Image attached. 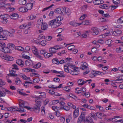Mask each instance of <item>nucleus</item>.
<instances>
[{
	"mask_svg": "<svg viewBox=\"0 0 123 123\" xmlns=\"http://www.w3.org/2000/svg\"><path fill=\"white\" fill-rule=\"evenodd\" d=\"M35 101L36 104L34 106L32 109L34 111L36 110V112L37 113H38L40 111V108L41 106V102L40 101H38L37 99H36Z\"/></svg>",
	"mask_w": 123,
	"mask_h": 123,
	"instance_id": "obj_1",
	"label": "nucleus"
},
{
	"mask_svg": "<svg viewBox=\"0 0 123 123\" xmlns=\"http://www.w3.org/2000/svg\"><path fill=\"white\" fill-rule=\"evenodd\" d=\"M85 115V112H82L81 115L78 118L77 123H81L82 122L85 123L86 121Z\"/></svg>",
	"mask_w": 123,
	"mask_h": 123,
	"instance_id": "obj_2",
	"label": "nucleus"
},
{
	"mask_svg": "<svg viewBox=\"0 0 123 123\" xmlns=\"http://www.w3.org/2000/svg\"><path fill=\"white\" fill-rule=\"evenodd\" d=\"M29 55V52L27 51H24L22 53V58L25 59H29L30 57Z\"/></svg>",
	"mask_w": 123,
	"mask_h": 123,
	"instance_id": "obj_3",
	"label": "nucleus"
},
{
	"mask_svg": "<svg viewBox=\"0 0 123 123\" xmlns=\"http://www.w3.org/2000/svg\"><path fill=\"white\" fill-rule=\"evenodd\" d=\"M32 50L33 53L36 57L40 59L42 58V56L39 55L37 52V49L35 48L34 49H33Z\"/></svg>",
	"mask_w": 123,
	"mask_h": 123,
	"instance_id": "obj_4",
	"label": "nucleus"
},
{
	"mask_svg": "<svg viewBox=\"0 0 123 123\" xmlns=\"http://www.w3.org/2000/svg\"><path fill=\"white\" fill-rule=\"evenodd\" d=\"M78 68H75L74 69H73V70H71L69 72L71 74L73 75H77L79 74V72H78L77 70L78 69Z\"/></svg>",
	"mask_w": 123,
	"mask_h": 123,
	"instance_id": "obj_5",
	"label": "nucleus"
},
{
	"mask_svg": "<svg viewBox=\"0 0 123 123\" xmlns=\"http://www.w3.org/2000/svg\"><path fill=\"white\" fill-rule=\"evenodd\" d=\"M91 30L92 33L93 35H96L98 34L99 32L98 29L96 28H91Z\"/></svg>",
	"mask_w": 123,
	"mask_h": 123,
	"instance_id": "obj_6",
	"label": "nucleus"
},
{
	"mask_svg": "<svg viewBox=\"0 0 123 123\" xmlns=\"http://www.w3.org/2000/svg\"><path fill=\"white\" fill-rule=\"evenodd\" d=\"M16 63L21 67H23L24 65V62L22 59H18L16 60Z\"/></svg>",
	"mask_w": 123,
	"mask_h": 123,
	"instance_id": "obj_7",
	"label": "nucleus"
},
{
	"mask_svg": "<svg viewBox=\"0 0 123 123\" xmlns=\"http://www.w3.org/2000/svg\"><path fill=\"white\" fill-rule=\"evenodd\" d=\"M2 51L4 52L5 53H11L12 52V50L6 46L4 48V50Z\"/></svg>",
	"mask_w": 123,
	"mask_h": 123,
	"instance_id": "obj_8",
	"label": "nucleus"
},
{
	"mask_svg": "<svg viewBox=\"0 0 123 123\" xmlns=\"http://www.w3.org/2000/svg\"><path fill=\"white\" fill-rule=\"evenodd\" d=\"M78 110V108H77L74 111L73 117L74 118H75L77 117L79 115Z\"/></svg>",
	"mask_w": 123,
	"mask_h": 123,
	"instance_id": "obj_9",
	"label": "nucleus"
},
{
	"mask_svg": "<svg viewBox=\"0 0 123 123\" xmlns=\"http://www.w3.org/2000/svg\"><path fill=\"white\" fill-rule=\"evenodd\" d=\"M121 33L122 31L120 30H117L113 32L112 34L113 36H117L121 34Z\"/></svg>",
	"mask_w": 123,
	"mask_h": 123,
	"instance_id": "obj_10",
	"label": "nucleus"
},
{
	"mask_svg": "<svg viewBox=\"0 0 123 123\" xmlns=\"http://www.w3.org/2000/svg\"><path fill=\"white\" fill-rule=\"evenodd\" d=\"M82 63H83L81 64V65L80 67V68L82 70L86 69L87 68V64L85 62Z\"/></svg>",
	"mask_w": 123,
	"mask_h": 123,
	"instance_id": "obj_11",
	"label": "nucleus"
},
{
	"mask_svg": "<svg viewBox=\"0 0 123 123\" xmlns=\"http://www.w3.org/2000/svg\"><path fill=\"white\" fill-rule=\"evenodd\" d=\"M10 17L12 19H16L18 18V16L17 14L14 13L11 15Z\"/></svg>",
	"mask_w": 123,
	"mask_h": 123,
	"instance_id": "obj_12",
	"label": "nucleus"
},
{
	"mask_svg": "<svg viewBox=\"0 0 123 123\" xmlns=\"http://www.w3.org/2000/svg\"><path fill=\"white\" fill-rule=\"evenodd\" d=\"M104 1L102 0H96L93 1V3L95 5H98L103 3Z\"/></svg>",
	"mask_w": 123,
	"mask_h": 123,
	"instance_id": "obj_13",
	"label": "nucleus"
},
{
	"mask_svg": "<svg viewBox=\"0 0 123 123\" xmlns=\"http://www.w3.org/2000/svg\"><path fill=\"white\" fill-rule=\"evenodd\" d=\"M33 6V4L32 3H27L26 5V7L27 9V11L28 10H31Z\"/></svg>",
	"mask_w": 123,
	"mask_h": 123,
	"instance_id": "obj_14",
	"label": "nucleus"
},
{
	"mask_svg": "<svg viewBox=\"0 0 123 123\" xmlns=\"http://www.w3.org/2000/svg\"><path fill=\"white\" fill-rule=\"evenodd\" d=\"M6 44L2 42H0V50L3 51L4 48Z\"/></svg>",
	"mask_w": 123,
	"mask_h": 123,
	"instance_id": "obj_15",
	"label": "nucleus"
},
{
	"mask_svg": "<svg viewBox=\"0 0 123 123\" xmlns=\"http://www.w3.org/2000/svg\"><path fill=\"white\" fill-rule=\"evenodd\" d=\"M16 70H14L13 69H12L10 71V74L11 76L16 77L17 75L15 74Z\"/></svg>",
	"mask_w": 123,
	"mask_h": 123,
	"instance_id": "obj_16",
	"label": "nucleus"
},
{
	"mask_svg": "<svg viewBox=\"0 0 123 123\" xmlns=\"http://www.w3.org/2000/svg\"><path fill=\"white\" fill-rule=\"evenodd\" d=\"M25 64L26 66H31L32 65L33 63L31 60H29L25 61Z\"/></svg>",
	"mask_w": 123,
	"mask_h": 123,
	"instance_id": "obj_17",
	"label": "nucleus"
},
{
	"mask_svg": "<svg viewBox=\"0 0 123 123\" xmlns=\"http://www.w3.org/2000/svg\"><path fill=\"white\" fill-rule=\"evenodd\" d=\"M86 123H93L92 119L89 116L86 118L85 122Z\"/></svg>",
	"mask_w": 123,
	"mask_h": 123,
	"instance_id": "obj_18",
	"label": "nucleus"
},
{
	"mask_svg": "<svg viewBox=\"0 0 123 123\" xmlns=\"http://www.w3.org/2000/svg\"><path fill=\"white\" fill-rule=\"evenodd\" d=\"M18 10L22 12H25L27 11V8L25 7H21L18 9Z\"/></svg>",
	"mask_w": 123,
	"mask_h": 123,
	"instance_id": "obj_19",
	"label": "nucleus"
},
{
	"mask_svg": "<svg viewBox=\"0 0 123 123\" xmlns=\"http://www.w3.org/2000/svg\"><path fill=\"white\" fill-rule=\"evenodd\" d=\"M49 51L51 53L54 54L56 52V49L54 47H50L49 49Z\"/></svg>",
	"mask_w": 123,
	"mask_h": 123,
	"instance_id": "obj_20",
	"label": "nucleus"
},
{
	"mask_svg": "<svg viewBox=\"0 0 123 123\" xmlns=\"http://www.w3.org/2000/svg\"><path fill=\"white\" fill-rule=\"evenodd\" d=\"M41 28L42 30H46L48 28V25L45 24H42L41 26Z\"/></svg>",
	"mask_w": 123,
	"mask_h": 123,
	"instance_id": "obj_21",
	"label": "nucleus"
},
{
	"mask_svg": "<svg viewBox=\"0 0 123 123\" xmlns=\"http://www.w3.org/2000/svg\"><path fill=\"white\" fill-rule=\"evenodd\" d=\"M53 55L52 54L49 53H45L44 55V56L46 58H48L52 56Z\"/></svg>",
	"mask_w": 123,
	"mask_h": 123,
	"instance_id": "obj_22",
	"label": "nucleus"
},
{
	"mask_svg": "<svg viewBox=\"0 0 123 123\" xmlns=\"http://www.w3.org/2000/svg\"><path fill=\"white\" fill-rule=\"evenodd\" d=\"M18 2L20 5H24L26 3V0H19Z\"/></svg>",
	"mask_w": 123,
	"mask_h": 123,
	"instance_id": "obj_23",
	"label": "nucleus"
},
{
	"mask_svg": "<svg viewBox=\"0 0 123 123\" xmlns=\"http://www.w3.org/2000/svg\"><path fill=\"white\" fill-rule=\"evenodd\" d=\"M55 20V19H54L49 21V25L50 26H52L53 25L56 24Z\"/></svg>",
	"mask_w": 123,
	"mask_h": 123,
	"instance_id": "obj_24",
	"label": "nucleus"
},
{
	"mask_svg": "<svg viewBox=\"0 0 123 123\" xmlns=\"http://www.w3.org/2000/svg\"><path fill=\"white\" fill-rule=\"evenodd\" d=\"M99 7L103 9H107L108 8V6L106 4H104L103 5H100Z\"/></svg>",
	"mask_w": 123,
	"mask_h": 123,
	"instance_id": "obj_25",
	"label": "nucleus"
},
{
	"mask_svg": "<svg viewBox=\"0 0 123 123\" xmlns=\"http://www.w3.org/2000/svg\"><path fill=\"white\" fill-rule=\"evenodd\" d=\"M95 114L98 118L102 119V113L98 112H97L95 113Z\"/></svg>",
	"mask_w": 123,
	"mask_h": 123,
	"instance_id": "obj_26",
	"label": "nucleus"
},
{
	"mask_svg": "<svg viewBox=\"0 0 123 123\" xmlns=\"http://www.w3.org/2000/svg\"><path fill=\"white\" fill-rule=\"evenodd\" d=\"M41 64L40 62L37 63L36 65L33 66V68H38L41 66Z\"/></svg>",
	"mask_w": 123,
	"mask_h": 123,
	"instance_id": "obj_27",
	"label": "nucleus"
},
{
	"mask_svg": "<svg viewBox=\"0 0 123 123\" xmlns=\"http://www.w3.org/2000/svg\"><path fill=\"white\" fill-rule=\"evenodd\" d=\"M61 18L62 19H61V17H58L56 19H55L56 20L55 21L56 24L58 23L59 24L60 22L62 20L63 18Z\"/></svg>",
	"mask_w": 123,
	"mask_h": 123,
	"instance_id": "obj_28",
	"label": "nucleus"
},
{
	"mask_svg": "<svg viewBox=\"0 0 123 123\" xmlns=\"http://www.w3.org/2000/svg\"><path fill=\"white\" fill-rule=\"evenodd\" d=\"M117 23H123V17H122L117 20Z\"/></svg>",
	"mask_w": 123,
	"mask_h": 123,
	"instance_id": "obj_29",
	"label": "nucleus"
},
{
	"mask_svg": "<svg viewBox=\"0 0 123 123\" xmlns=\"http://www.w3.org/2000/svg\"><path fill=\"white\" fill-rule=\"evenodd\" d=\"M89 116L91 117H92L95 120H97V117L94 113H90L89 114Z\"/></svg>",
	"mask_w": 123,
	"mask_h": 123,
	"instance_id": "obj_30",
	"label": "nucleus"
},
{
	"mask_svg": "<svg viewBox=\"0 0 123 123\" xmlns=\"http://www.w3.org/2000/svg\"><path fill=\"white\" fill-rule=\"evenodd\" d=\"M72 59L70 58L69 59L68 58H66V59L65 60V62H67V64H69L71 62H72V61H71Z\"/></svg>",
	"mask_w": 123,
	"mask_h": 123,
	"instance_id": "obj_31",
	"label": "nucleus"
},
{
	"mask_svg": "<svg viewBox=\"0 0 123 123\" xmlns=\"http://www.w3.org/2000/svg\"><path fill=\"white\" fill-rule=\"evenodd\" d=\"M69 24L74 27L77 26V23L74 21H71L69 23Z\"/></svg>",
	"mask_w": 123,
	"mask_h": 123,
	"instance_id": "obj_32",
	"label": "nucleus"
},
{
	"mask_svg": "<svg viewBox=\"0 0 123 123\" xmlns=\"http://www.w3.org/2000/svg\"><path fill=\"white\" fill-rule=\"evenodd\" d=\"M30 68H23L22 69V71L25 72H30Z\"/></svg>",
	"mask_w": 123,
	"mask_h": 123,
	"instance_id": "obj_33",
	"label": "nucleus"
},
{
	"mask_svg": "<svg viewBox=\"0 0 123 123\" xmlns=\"http://www.w3.org/2000/svg\"><path fill=\"white\" fill-rule=\"evenodd\" d=\"M61 8H58L55 9V12L56 13L61 14Z\"/></svg>",
	"mask_w": 123,
	"mask_h": 123,
	"instance_id": "obj_34",
	"label": "nucleus"
},
{
	"mask_svg": "<svg viewBox=\"0 0 123 123\" xmlns=\"http://www.w3.org/2000/svg\"><path fill=\"white\" fill-rule=\"evenodd\" d=\"M52 109L55 111H58L60 109L59 107L56 106H53L52 107Z\"/></svg>",
	"mask_w": 123,
	"mask_h": 123,
	"instance_id": "obj_35",
	"label": "nucleus"
},
{
	"mask_svg": "<svg viewBox=\"0 0 123 123\" xmlns=\"http://www.w3.org/2000/svg\"><path fill=\"white\" fill-rule=\"evenodd\" d=\"M114 80L115 81V82L116 83H120L122 82L123 79H117Z\"/></svg>",
	"mask_w": 123,
	"mask_h": 123,
	"instance_id": "obj_36",
	"label": "nucleus"
},
{
	"mask_svg": "<svg viewBox=\"0 0 123 123\" xmlns=\"http://www.w3.org/2000/svg\"><path fill=\"white\" fill-rule=\"evenodd\" d=\"M15 82L17 85H19L21 83V81L19 78H17L16 79Z\"/></svg>",
	"mask_w": 123,
	"mask_h": 123,
	"instance_id": "obj_37",
	"label": "nucleus"
},
{
	"mask_svg": "<svg viewBox=\"0 0 123 123\" xmlns=\"http://www.w3.org/2000/svg\"><path fill=\"white\" fill-rule=\"evenodd\" d=\"M113 7L114 6H108V11L109 12H111L115 9L114 7Z\"/></svg>",
	"mask_w": 123,
	"mask_h": 123,
	"instance_id": "obj_38",
	"label": "nucleus"
},
{
	"mask_svg": "<svg viewBox=\"0 0 123 123\" xmlns=\"http://www.w3.org/2000/svg\"><path fill=\"white\" fill-rule=\"evenodd\" d=\"M39 93L41 94V95L39 96V98H44L45 97L46 94L44 92H40Z\"/></svg>",
	"mask_w": 123,
	"mask_h": 123,
	"instance_id": "obj_39",
	"label": "nucleus"
},
{
	"mask_svg": "<svg viewBox=\"0 0 123 123\" xmlns=\"http://www.w3.org/2000/svg\"><path fill=\"white\" fill-rule=\"evenodd\" d=\"M70 87L69 86L65 87L63 89V90L66 92H68L70 91Z\"/></svg>",
	"mask_w": 123,
	"mask_h": 123,
	"instance_id": "obj_40",
	"label": "nucleus"
},
{
	"mask_svg": "<svg viewBox=\"0 0 123 123\" xmlns=\"http://www.w3.org/2000/svg\"><path fill=\"white\" fill-rule=\"evenodd\" d=\"M19 106L20 107H24L25 104L24 102L22 100H20L19 102Z\"/></svg>",
	"mask_w": 123,
	"mask_h": 123,
	"instance_id": "obj_41",
	"label": "nucleus"
},
{
	"mask_svg": "<svg viewBox=\"0 0 123 123\" xmlns=\"http://www.w3.org/2000/svg\"><path fill=\"white\" fill-rule=\"evenodd\" d=\"M105 18H102L98 19V21L100 22L105 21H106Z\"/></svg>",
	"mask_w": 123,
	"mask_h": 123,
	"instance_id": "obj_42",
	"label": "nucleus"
},
{
	"mask_svg": "<svg viewBox=\"0 0 123 123\" xmlns=\"http://www.w3.org/2000/svg\"><path fill=\"white\" fill-rule=\"evenodd\" d=\"M6 95V93L5 92H3L0 90V97H4Z\"/></svg>",
	"mask_w": 123,
	"mask_h": 123,
	"instance_id": "obj_43",
	"label": "nucleus"
},
{
	"mask_svg": "<svg viewBox=\"0 0 123 123\" xmlns=\"http://www.w3.org/2000/svg\"><path fill=\"white\" fill-rule=\"evenodd\" d=\"M68 66H67L66 65H65L64 66V70L65 71L67 72L68 73L69 72V70L68 69Z\"/></svg>",
	"mask_w": 123,
	"mask_h": 123,
	"instance_id": "obj_44",
	"label": "nucleus"
},
{
	"mask_svg": "<svg viewBox=\"0 0 123 123\" xmlns=\"http://www.w3.org/2000/svg\"><path fill=\"white\" fill-rule=\"evenodd\" d=\"M89 22L88 20L83 21L82 22L83 25H86L89 24Z\"/></svg>",
	"mask_w": 123,
	"mask_h": 123,
	"instance_id": "obj_45",
	"label": "nucleus"
},
{
	"mask_svg": "<svg viewBox=\"0 0 123 123\" xmlns=\"http://www.w3.org/2000/svg\"><path fill=\"white\" fill-rule=\"evenodd\" d=\"M65 14H69L70 13V11L69 8L65 7Z\"/></svg>",
	"mask_w": 123,
	"mask_h": 123,
	"instance_id": "obj_46",
	"label": "nucleus"
},
{
	"mask_svg": "<svg viewBox=\"0 0 123 123\" xmlns=\"http://www.w3.org/2000/svg\"><path fill=\"white\" fill-rule=\"evenodd\" d=\"M75 48V46H74L72 45L68 46V49L69 50H72Z\"/></svg>",
	"mask_w": 123,
	"mask_h": 123,
	"instance_id": "obj_47",
	"label": "nucleus"
},
{
	"mask_svg": "<svg viewBox=\"0 0 123 123\" xmlns=\"http://www.w3.org/2000/svg\"><path fill=\"white\" fill-rule=\"evenodd\" d=\"M91 50L92 52L94 53H96L98 51L95 47L92 48Z\"/></svg>",
	"mask_w": 123,
	"mask_h": 123,
	"instance_id": "obj_48",
	"label": "nucleus"
},
{
	"mask_svg": "<svg viewBox=\"0 0 123 123\" xmlns=\"http://www.w3.org/2000/svg\"><path fill=\"white\" fill-rule=\"evenodd\" d=\"M89 35V34L88 33H84L81 35V37H82L86 38L87 37V36Z\"/></svg>",
	"mask_w": 123,
	"mask_h": 123,
	"instance_id": "obj_49",
	"label": "nucleus"
},
{
	"mask_svg": "<svg viewBox=\"0 0 123 123\" xmlns=\"http://www.w3.org/2000/svg\"><path fill=\"white\" fill-rule=\"evenodd\" d=\"M12 66H13V68H12V69H13L14 70V69L17 70H18L19 69V68H18V66L16 64H13L12 65Z\"/></svg>",
	"mask_w": 123,
	"mask_h": 123,
	"instance_id": "obj_50",
	"label": "nucleus"
},
{
	"mask_svg": "<svg viewBox=\"0 0 123 123\" xmlns=\"http://www.w3.org/2000/svg\"><path fill=\"white\" fill-rule=\"evenodd\" d=\"M69 96L70 97H72L74 99L76 100H77L78 99L77 98V97L75 96L74 95H73L72 94H70L69 95Z\"/></svg>",
	"mask_w": 123,
	"mask_h": 123,
	"instance_id": "obj_51",
	"label": "nucleus"
},
{
	"mask_svg": "<svg viewBox=\"0 0 123 123\" xmlns=\"http://www.w3.org/2000/svg\"><path fill=\"white\" fill-rule=\"evenodd\" d=\"M113 3L115 4H119L120 3V0H113Z\"/></svg>",
	"mask_w": 123,
	"mask_h": 123,
	"instance_id": "obj_52",
	"label": "nucleus"
},
{
	"mask_svg": "<svg viewBox=\"0 0 123 123\" xmlns=\"http://www.w3.org/2000/svg\"><path fill=\"white\" fill-rule=\"evenodd\" d=\"M6 37L5 36L2 35H0V40H5L6 39Z\"/></svg>",
	"mask_w": 123,
	"mask_h": 123,
	"instance_id": "obj_53",
	"label": "nucleus"
},
{
	"mask_svg": "<svg viewBox=\"0 0 123 123\" xmlns=\"http://www.w3.org/2000/svg\"><path fill=\"white\" fill-rule=\"evenodd\" d=\"M33 82L35 83H38L39 81V79L38 78L33 79Z\"/></svg>",
	"mask_w": 123,
	"mask_h": 123,
	"instance_id": "obj_54",
	"label": "nucleus"
},
{
	"mask_svg": "<svg viewBox=\"0 0 123 123\" xmlns=\"http://www.w3.org/2000/svg\"><path fill=\"white\" fill-rule=\"evenodd\" d=\"M61 14L64 15L65 14V7L64 8H61Z\"/></svg>",
	"mask_w": 123,
	"mask_h": 123,
	"instance_id": "obj_55",
	"label": "nucleus"
},
{
	"mask_svg": "<svg viewBox=\"0 0 123 123\" xmlns=\"http://www.w3.org/2000/svg\"><path fill=\"white\" fill-rule=\"evenodd\" d=\"M24 107H22L20 108H18V110H17L18 111L20 112L22 111V112H25V111H24V109L23 108Z\"/></svg>",
	"mask_w": 123,
	"mask_h": 123,
	"instance_id": "obj_56",
	"label": "nucleus"
},
{
	"mask_svg": "<svg viewBox=\"0 0 123 123\" xmlns=\"http://www.w3.org/2000/svg\"><path fill=\"white\" fill-rule=\"evenodd\" d=\"M46 43V41L45 40H43L41 42V44L42 45L45 46Z\"/></svg>",
	"mask_w": 123,
	"mask_h": 123,
	"instance_id": "obj_57",
	"label": "nucleus"
},
{
	"mask_svg": "<svg viewBox=\"0 0 123 123\" xmlns=\"http://www.w3.org/2000/svg\"><path fill=\"white\" fill-rule=\"evenodd\" d=\"M52 62L54 64H57V63H58L59 61L58 59H53Z\"/></svg>",
	"mask_w": 123,
	"mask_h": 123,
	"instance_id": "obj_58",
	"label": "nucleus"
},
{
	"mask_svg": "<svg viewBox=\"0 0 123 123\" xmlns=\"http://www.w3.org/2000/svg\"><path fill=\"white\" fill-rule=\"evenodd\" d=\"M87 6L86 5H84L81 7V10L84 11L87 8Z\"/></svg>",
	"mask_w": 123,
	"mask_h": 123,
	"instance_id": "obj_59",
	"label": "nucleus"
},
{
	"mask_svg": "<svg viewBox=\"0 0 123 123\" xmlns=\"http://www.w3.org/2000/svg\"><path fill=\"white\" fill-rule=\"evenodd\" d=\"M87 15L86 14H84L81 16L80 19L81 20H83L86 17Z\"/></svg>",
	"mask_w": 123,
	"mask_h": 123,
	"instance_id": "obj_60",
	"label": "nucleus"
},
{
	"mask_svg": "<svg viewBox=\"0 0 123 123\" xmlns=\"http://www.w3.org/2000/svg\"><path fill=\"white\" fill-rule=\"evenodd\" d=\"M5 58H4L3 59H5V60H8V61H10L11 60L10 59V57L8 55H6L5 56Z\"/></svg>",
	"mask_w": 123,
	"mask_h": 123,
	"instance_id": "obj_61",
	"label": "nucleus"
},
{
	"mask_svg": "<svg viewBox=\"0 0 123 123\" xmlns=\"http://www.w3.org/2000/svg\"><path fill=\"white\" fill-rule=\"evenodd\" d=\"M16 48L17 50L20 51H23L24 49V48L20 46L17 47Z\"/></svg>",
	"mask_w": 123,
	"mask_h": 123,
	"instance_id": "obj_62",
	"label": "nucleus"
},
{
	"mask_svg": "<svg viewBox=\"0 0 123 123\" xmlns=\"http://www.w3.org/2000/svg\"><path fill=\"white\" fill-rule=\"evenodd\" d=\"M36 17L35 15H32L29 17V18L30 20H32L35 19Z\"/></svg>",
	"mask_w": 123,
	"mask_h": 123,
	"instance_id": "obj_63",
	"label": "nucleus"
},
{
	"mask_svg": "<svg viewBox=\"0 0 123 123\" xmlns=\"http://www.w3.org/2000/svg\"><path fill=\"white\" fill-rule=\"evenodd\" d=\"M38 38L39 39H44L45 38V36L43 35L40 34L39 35Z\"/></svg>",
	"mask_w": 123,
	"mask_h": 123,
	"instance_id": "obj_64",
	"label": "nucleus"
}]
</instances>
